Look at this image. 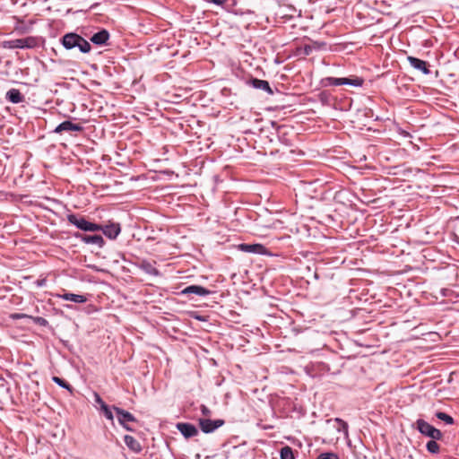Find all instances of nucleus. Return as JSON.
Instances as JSON below:
<instances>
[{
    "instance_id": "obj_19",
    "label": "nucleus",
    "mask_w": 459,
    "mask_h": 459,
    "mask_svg": "<svg viewBox=\"0 0 459 459\" xmlns=\"http://www.w3.org/2000/svg\"><path fill=\"white\" fill-rule=\"evenodd\" d=\"M125 444L127 447L134 453H139L142 450V446L134 437L126 435L124 437Z\"/></svg>"
},
{
    "instance_id": "obj_22",
    "label": "nucleus",
    "mask_w": 459,
    "mask_h": 459,
    "mask_svg": "<svg viewBox=\"0 0 459 459\" xmlns=\"http://www.w3.org/2000/svg\"><path fill=\"white\" fill-rule=\"evenodd\" d=\"M436 440H429L426 445L427 450L431 454H437L439 452L440 446Z\"/></svg>"
},
{
    "instance_id": "obj_16",
    "label": "nucleus",
    "mask_w": 459,
    "mask_h": 459,
    "mask_svg": "<svg viewBox=\"0 0 459 459\" xmlns=\"http://www.w3.org/2000/svg\"><path fill=\"white\" fill-rule=\"evenodd\" d=\"M56 297L64 300H69L74 303H84L87 301L85 296L74 293L57 294Z\"/></svg>"
},
{
    "instance_id": "obj_1",
    "label": "nucleus",
    "mask_w": 459,
    "mask_h": 459,
    "mask_svg": "<svg viewBox=\"0 0 459 459\" xmlns=\"http://www.w3.org/2000/svg\"><path fill=\"white\" fill-rule=\"evenodd\" d=\"M62 44L66 49L78 48L81 52L88 53L91 50L90 43L76 33H67L62 38Z\"/></svg>"
},
{
    "instance_id": "obj_2",
    "label": "nucleus",
    "mask_w": 459,
    "mask_h": 459,
    "mask_svg": "<svg viewBox=\"0 0 459 459\" xmlns=\"http://www.w3.org/2000/svg\"><path fill=\"white\" fill-rule=\"evenodd\" d=\"M3 46L5 48H33L38 46V39L35 37H26L22 39H16L11 40H5L3 42Z\"/></svg>"
},
{
    "instance_id": "obj_6",
    "label": "nucleus",
    "mask_w": 459,
    "mask_h": 459,
    "mask_svg": "<svg viewBox=\"0 0 459 459\" xmlns=\"http://www.w3.org/2000/svg\"><path fill=\"white\" fill-rule=\"evenodd\" d=\"M198 422L201 430L204 433H212L225 423V421L221 419L215 420L210 419H199Z\"/></svg>"
},
{
    "instance_id": "obj_8",
    "label": "nucleus",
    "mask_w": 459,
    "mask_h": 459,
    "mask_svg": "<svg viewBox=\"0 0 459 459\" xmlns=\"http://www.w3.org/2000/svg\"><path fill=\"white\" fill-rule=\"evenodd\" d=\"M77 238H80L85 244L96 245L99 247H102L105 244L103 238L100 235H83L76 233L74 235Z\"/></svg>"
},
{
    "instance_id": "obj_20",
    "label": "nucleus",
    "mask_w": 459,
    "mask_h": 459,
    "mask_svg": "<svg viewBox=\"0 0 459 459\" xmlns=\"http://www.w3.org/2000/svg\"><path fill=\"white\" fill-rule=\"evenodd\" d=\"M140 268L150 275H154V276L159 275L158 269L155 268L151 263H149L147 261H143L140 264Z\"/></svg>"
},
{
    "instance_id": "obj_3",
    "label": "nucleus",
    "mask_w": 459,
    "mask_h": 459,
    "mask_svg": "<svg viewBox=\"0 0 459 459\" xmlns=\"http://www.w3.org/2000/svg\"><path fill=\"white\" fill-rule=\"evenodd\" d=\"M67 221L83 231L95 232L101 229V225L88 221L83 217H78L73 213L67 215Z\"/></svg>"
},
{
    "instance_id": "obj_10",
    "label": "nucleus",
    "mask_w": 459,
    "mask_h": 459,
    "mask_svg": "<svg viewBox=\"0 0 459 459\" xmlns=\"http://www.w3.org/2000/svg\"><path fill=\"white\" fill-rule=\"evenodd\" d=\"M177 429L186 438L193 437L198 434L196 427L190 423L179 422L177 424Z\"/></svg>"
},
{
    "instance_id": "obj_30",
    "label": "nucleus",
    "mask_w": 459,
    "mask_h": 459,
    "mask_svg": "<svg viewBox=\"0 0 459 459\" xmlns=\"http://www.w3.org/2000/svg\"><path fill=\"white\" fill-rule=\"evenodd\" d=\"M201 411H202V414L204 416V417H210L212 416V411L206 407L205 405H201Z\"/></svg>"
},
{
    "instance_id": "obj_14",
    "label": "nucleus",
    "mask_w": 459,
    "mask_h": 459,
    "mask_svg": "<svg viewBox=\"0 0 459 459\" xmlns=\"http://www.w3.org/2000/svg\"><path fill=\"white\" fill-rule=\"evenodd\" d=\"M183 294H195L198 296H206L211 293V291L202 286L199 285H190L185 288L182 290Z\"/></svg>"
},
{
    "instance_id": "obj_17",
    "label": "nucleus",
    "mask_w": 459,
    "mask_h": 459,
    "mask_svg": "<svg viewBox=\"0 0 459 459\" xmlns=\"http://www.w3.org/2000/svg\"><path fill=\"white\" fill-rule=\"evenodd\" d=\"M109 39V33L106 30L95 33L91 38V41L96 45H104Z\"/></svg>"
},
{
    "instance_id": "obj_12",
    "label": "nucleus",
    "mask_w": 459,
    "mask_h": 459,
    "mask_svg": "<svg viewBox=\"0 0 459 459\" xmlns=\"http://www.w3.org/2000/svg\"><path fill=\"white\" fill-rule=\"evenodd\" d=\"M104 235L110 239H115L120 233L121 228L118 223H109L105 226H101V229Z\"/></svg>"
},
{
    "instance_id": "obj_25",
    "label": "nucleus",
    "mask_w": 459,
    "mask_h": 459,
    "mask_svg": "<svg viewBox=\"0 0 459 459\" xmlns=\"http://www.w3.org/2000/svg\"><path fill=\"white\" fill-rule=\"evenodd\" d=\"M436 417L438 420L445 421L446 424L451 425L454 423V419L450 415H448L443 411H437L436 413Z\"/></svg>"
},
{
    "instance_id": "obj_11",
    "label": "nucleus",
    "mask_w": 459,
    "mask_h": 459,
    "mask_svg": "<svg viewBox=\"0 0 459 459\" xmlns=\"http://www.w3.org/2000/svg\"><path fill=\"white\" fill-rule=\"evenodd\" d=\"M407 60L413 68L422 72L424 74H430L429 65L426 61L411 56H407Z\"/></svg>"
},
{
    "instance_id": "obj_4",
    "label": "nucleus",
    "mask_w": 459,
    "mask_h": 459,
    "mask_svg": "<svg viewBox=\"0 0 459 459\" xmlns=\"http://www.w3.org/2000/svg\"><path fill=\"white\" fill-rule=\"evenodd\" d=\"M364 80L359 77H352V78H334V77H326L323 79V84L325 86H340V85H350L354 87L362 86Z\"/></svg>"
},
{
    "instance_id": "obj_33",
    "label": "nucleus",
    "mask_w": 459,
    "mask_h": 459,
    "mask_svg": "<svg viewBox=\"0 0 459 459\" xmlns=\"http://www.w3.org/2000/svg\"><path fill=\"white\" fill-rule=\"evenodd\" d=\"M212 3L216 4L218 5L224 4L227 0H210Z\"/></svg>"
},
{
    "instance_id": "obj_18",
    "label": "nucleus",
    "mask_w": 459,
    "mask_h": 459,
    "mask_svg": "<svg viewBox=\"0 0 459 459\" xmlns=\"http://www.w3.org/2000/svg\"><path fill=\"white\" fill-rule=\"evenodd\" d=\"M250 84L254 88L263 90L269 94L273 93V91L272 88L270 87V84L267 81L254 78L250 81Z\"/></svg>"
},
{
    "instance_id": "obj_32",
    "label": "nucleus",
    "mask_w": 459,
    "mask_h": 459,
    "mask_svg": "<svg viewBox=\"0 0 459 459\" xmlns=\"http://www.w3.org/2000/svg\"><path fill=\"white\" fill-rule=\"evenodd\" d=\"M46 283H47L46 279H39L35 281V284L37 287H43L46 285Z\"/></svg>"
},
{
    "instance_id": "obj_21",
    "label": "nucleus",
    "mask_w": 459,
    "mask_h": 459,
    "mask_svg": "<svg viewBox=\"0 0 459 459\" xmlns=\"http://www.w3.org/2000/svg\"><path fill=\"white\" fill-rule=\"evenodd\" d=\"M280 456L281 459H295L292 448L288 446L281 449Z\"/></svg>"
},
{
    "instance_id": "obj_29",
    "label": "nucleus",
    "mask_w": 459,
    "mask_h": 459,
    "mask_svg": "<svg viewBox=\"0 0 459 459\" xmlns=\"http://www.w3.org/2000/svg\"><path fill=\"white\" fill-rule=\"evenodd\" d=\"M94 401L96 403L100 405V408H102V405H106V403L102 400L99 394L94 393Z\"/></svg>"
},
{
    "instance_id": "obj_23",
    "label": "nucleus",
    "mask_w": 459,
    "mask_h": 459,
    "mask_svg": "<svg viewBox=\"0 0 459 459\" xmlns=\"http://www.w3.org/2000/svg\"><path fill=\"white\" fill-rule=\"evenodd\" d=\"M334 421L338 424L337 430L339 432H343L345 435H348V424L346 421L340 418H335Z\"/></svg>"
},
{
    "instance_id": "obj_24",
    "label": "nucleus",
    "mask_w": 459,
    "mask_h": 459,
    "mask_svg": "<svg viewBox=\"0 0 459 459\" xmlns=\"http://www.w3.org/2000/svg\"><path fill=\"white\" fill-rule=\"evenodd\" d=\"M52 380L57 384L59 386L67 389L70 393L73 392V387L64 379L58 377H53Z\"/></svg>"
},
{
    "instance_id": "obj_13",
    "label": "nucleus",
    "mask_w": 459,
    "mask_h": 459,
    "mask_svg": "<svg viewBox=\"0 0 459 459\" xmlns=\"http://www.w3.org/2000/svg\"><path fill=\"white\" fill-rule=\"evenodd\" d=\"M238 249L246 253L265 254L266 247L261 244H240Z\"/></svg>"
},
{
    "instance_id": "obj_15",
    "label": "nucleus",
    "mask_w": 459,
    "mask_h": 459,
    "mask_svg": "<svg viewBox=\"0 0 459 459\" xmlns=\"http://www.w3.org/2000/svg\"><path fill=\"white\" fill-rule=\"evenodd\" d=\"M5 98L12 103L18 104L24 100V96L17 89H11L6 92Z\"/></svg>"
},
{
    "instance_id": "obj_5",
    "label": "nucleus",
    "mask_w": 459,
    "mask_h": 459,
    "mask_svg": "<svg viewBox=\"0 0 459 459\" xmlns=\"http://www.w3.org/2000/svg\"><path fill=\"white\" fill-rule=\"evenodd\" d=\"M416 429L420 431V434L430 437L431 439H441L443 435L441 431L429 422L422 419H419L416 420Z\"/></svg>"
},
{
    "instance_id": "obj_9",
    "label": "nucleus",
    "mask_w": 459,
    "mask_h": 459,
    "mask_svg": "<svg viewBox=\"0 0 459 459\" xmlns=\"http://www.w3.org/2000/svg\"><path fill=\"white\" fill-rule=\"evenodd\" d=\"M82 129H83L82 126H80L79 124H74L71 121L66 120V121H64L61 124H59L55 128L54 133L61 134L65 131V132H70V131L81 132V131H82Z\"/></svg>"
},
{
    "instance_id": "obj_7",
    "label": "nucleus",
    "mask_w": 459,
    "mask_h": 459,
    "mask_svg": "<svg viewBox=\"0 0 459 459\" xmlns=\"http://www.w3.org/2000/svg\"><path fill=\"white\" fill-rule=\"evenodd\" d=\"M113 409L117 414V420H118L119 423L124 428H126L127 430H132V429H130L129 427L126 426V422H134L136 420L134 416L132 413H130L119 407L114 406Z\"/></svg>"
},
{
    "instance_id": "obj_31",
    "label": "nucleus",
    "mask_w": 459,
    "mask_h": 459,
    "mask_svg": "<svg viewBox=\"0 0 459 459\" xmlns=\"http://www.w3.org/2000/svg\"><path fill=\"white\" fill-rule=\"evenodd\" d=\"M313 49H314L313 46L306 45V46H304L303 52L306 56H308L312 53Z\"/></svg>"
},
{
    "instance_id": "obj_28",
    "label": "nucleus",
    "mask_w": 459,
    "mask_h": 459,
    "mask_svg": "<svg viewBox=\"0 0 459 459\" xmlns=\"http://www.w3.org/2000/svg\"><path fill=\"white\" fill-rule=\"evenodd\" d=\"M34 322L42 326H46L48 324V320L41 316L34 317Z\"/></svg>"
},
{
    "instance_id": "obj_26",
    "label": "nucleus",
    "mask_w": 459,
    "mask_h": 459,
    "mask_svg": "<svg viewBox=\"0 0 459 459\" xmlns=\"http://www.w3.org/2000/svg\"><path fill=\"white\" fill-rule=\"evenodd\" d=\"M100 411L103 412L104 416L109 420H113L114 417H113V413L111 411V409L106 404V405H102V408H100Z\"/></svg>"
},
{
    "instance_id": "obj_27",
    "label": "nucleus",
    "mask_w": 459,
    "mask_h": 459,
    "mask_svg": "<svg viewBox=\"0 0 459 459\" xmlns=\"http://www.w3.org/2000/svg\"><path fill=\"white\" fill-rule=\"evenodd\" d=\"M316 459H340L339 455L333 452L322 453Z\"/></svg>"
}]
</instances>
